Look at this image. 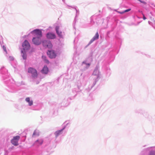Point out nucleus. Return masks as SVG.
Segmentation results:
<instances>
[{
  "label": "nucleus",
  "mask_w": 155,
  "mask_h": 155,
  "mask_svg": "<svg viewBox=\"0 0 155 155\" xmlns=\"http://www.w3.org/2000/svg\"><path fill=\"white\" fill-rule=\"evenodd\" d=\"M28 72L31 74V76L34 78H36L37 77L38 74L37 70L35 68L31 67L28 68Z\"/></svg>",
  "instance_id": "1"
},
{
  "label": "nucleus",
  "mask_w": 155,
  "mask_h": 155,
  "mask_svg": "<svg viewBox=\"0 0 155 155\" xmlns=\"http://www.w3.org/2000/svg\"><path fill=\"white\" fill-rule=\"evenodd\" d=\"M20 139L19 136H16L14 137L11 140V143L14 146H17L18 145V141Z\"/></svg>",
  "instance_id": "2"
},
{
  "label": "nucleus",
  "mask_w": 155,
  "mask_h": 155,
  "mask_svg": "<svg viewBox=\"0 0 155 155\" xmlns=\"http://www.w3.org/2000/svg\"><path fill=\"white\" fill-rule=\"evenodd\" d=\"M42 45L45 47L49 48H51L53 46L51 42L48 40L43 41H42Z\"/></svg>",
  "instance_id": "3"
},
{
  "label": "nucleus",
  "mask_w": 155,
  "mask_h": 155,
  "mask_svg": "<svg viewBox=\"0 0 155 155\" xmlns=\"http://www.w3.org/2000/svg\"><path fill=\"white\" fill-rule=\"evenodd\" d=\"M32 33L36 37L41 38L42 36L41 31L39 29H35L32 32Z\"/></svg>",
  "instance_id": "4"
},
{
  "label": "nucleus",
  "mask_w": 155,
  "mask_h": 155,
  "mask_svg": "<svg viewBox=\"0 0 155 155\" xmlns=\"http://www.w3.org/2000/svg\"><path fill=\"white\" fill-rule=\"evenodd\" d=\"M47 53L48 56L51 58H55L56 56V53L53 50H48Z\"/></svg>",
  "instance_id": "5"
},
{
  "label": "nucleus",
  "mask_w": 155,
  "mask_h": 155,
  "mask_svg": "<svg viewBox=\"0 0 155 155\" xmlns=\"http://www.w3.org/2000/svg\"><path fill=\"white\" fill-rule=\"evenodd\" d=\"M41 38L38 37L33 38L32 39V41L34 43L37 45H40L41 43Z\"/></svg>",
  "instance_id": "6"
},
{
  "label": "nucleus",
  "mask_w": 155,
  "mask_h": 155,
  "mask_svg": "<svg viewBox=\"0 0 155 155\" xmlns=\"http://www.w3.org/2000/svg\"><path fill=\"white\" fill-rule=\"evenodd\" d=\"M22 46L24 50L28 49L30 47V45L28 41L25 40L22 44Z\"/></svg>",
  "instance_id": "7"
},
{
  "label": "nucleus",
  "mask_w": 155,
  "mask_h": 155,
  "mask_svg": "<svg viewBox=\"0 0 155 155\" xmlns=\"http://www.w3.org/2000/svg\"><path fill=\"white\" fill-rule=\"evenodd\" d=\"M46 37L48 39H53L56 38V36L54 33L48 32L46 34Z\"/></svg>",
  "instance_id": "8"
},
{
  "label": "nucleus",
  "mask_w": 155,
  "mask_h": 155,
  "mask_svg": "<svg viewBox=\"0 0 155 155\" xmlns=\"http://www.w3.org/2000/svg\"><path fill=\"white\" fill-rule=\"evenodd\" d=\"M55 29L56 33L58 36L61 38H62L63 35L61 31L60 30L59 27V26H56L55 27Z\"/></svg>",
  "instance_id": "9"
},
{
  "label": "nucleus",
  "mask_w": 155,
  "mask_h": 155,
  "mask_svg": "<svg viewBox=\"0 0 155 155\" xmlns=\"http://www.w3.org/2000/svg\"><path fill=\"white\" fill-rule=\"evenodd\" d=\"M99 35L98 32H96L95 35L90 41V43H91L94 40L98 39L99 38Z\"/></svg>",
  "instance_id": "10"
},
{
  "label": "nucleus",
  "mask_w": 155,
  "mask_h": 155,
  "mask_svg": "<svg viewBox=\"0 0 155 155\" xmlns=\"http://www.w3.org/2000/svg\"><path fill=\"white\" fill-rule=\"evenodd\" d=\"M48 71V69L47 66H44L41 71L42 73L44 74H47Z\"/></svg>",
  "instance_id": "11"
},
{
  "label": "nucleus",
  "mask_w": 155,
  "mask_h": 155,
  "mask_svg": "<svg viewBox=\"0 0 155 155\" xmlns=\"http://www.w3.org/2000/svg\"><path fill=\"white\" fill-rule=\"evenodd\" d=\"M99 72L97 69H95L94 71L93 74V75H94L96 76V78H97L99 76Z\"/></svg>",
  "instance_id": "12"
},
{
  "label": "nucleus",
  "mask_w": 155,
  "mask_h": 155,
  "mask_svg": "<svg viewBox=\"0 0 155 155\" xmlns=\"http://www.w3.org/2000/svg\"><path fill=\"white\" fill-rule=\"evenodd\" d=\"M25 101L28 103L29 106H31L33 104V101L32 100H30L29 97H27L25 99Z\"/></svg>",
  "instance_id": "13"
},
{
  "label": "nucleus",
  "mask_w": 155,
  "mask_h": 155,
  "mask_svg": "<svg viewBox=\"0 0 155 155\" xmlns=\"http://www.w3.org/2000/svg\"><path fill=\"white\" fill-rule=\"evenodd\" d=\"M62 130H63L62 129L61 130H58L54 134L56 137L61 134Z\"/></svg>",
  "instance_id": "14"
},
{
  "label": "nucleus",
  "mask_w": 155,
  "mask_h": 155,
  "mask_svg": "<svg viewBox=\"0 0 155 155\" xmlns=\"http://www.w3.org/2000/svg\"><path fill=\"white\" fill-rule=\"evenodd\" d=\"M43 142V140L41 139L37 140L35 143L37 145H41Z\"/></svg>",
  "instance_id": "15"
},
{
  "label": "nucleus",
  "mask_w": 155,
  "mask_h": 155,
  "mask_svg": "<svg viewBox=\"0 0 155 155\" xmlns=\"http://www.w3.org/2000/svg\"><path fill=\"white\" fill-rule=\"evenodd\" d=\"M42 58L44 60V61L45 63L47 64H48L49 63V61L48 60L46 59V57L45 56H42Z\"/></svg>",
  "instance_id": "16"
},
{
  "label": "nucleus",
  "mask_w": 155,
  "mask_h": 155,
  "mask_svg": "<svg viewBox=\"0 0 155 155\" xmlns=\"http://www.w3.org/2000/svg\"><path fill=\"white\" fill-rule=\"evenodd\" d=\"M21 52L23 53V54L22 55V57L24 59H26V55L25 54V51H21Z\"/></svg>",
  "instance_id": "17"
},
{
  "label": "nucleus",
  "mask_w": 155,
  "mask_h": 155,
  "mask_svg": "<svg viewBox=\"0 0 155 155\" xmlns=\"http://www.w3.org/2000/svg\"><path fill=\"white\" fill-rule=\"evenodd\" d=\"M150 155H155V151H151L150 153Z\"/></svg>",
  "instance_id": "18"
},
{
  "label": "nucleus",
  "mask_w": 155,
  "mask_h": 155,
  "mask_svg": "<svg viewBox=\"0 0 155 155\" xmlns=\"http://www.w3.org/2000/svg\"><path fill=\"white\" fill-rule=\"evenodd\" d=\"M142 15H143V20H146L147 18H146L145 17V16L144 14L142 13Z\"/></svg>",
  "instance_id": "19"
},
{
  "label": "nucleus",
  "mask_w": 155,
  "mask_h": 155,
  "mask_svg": "<svg viewBox=\"0 0 155 155\" xmlns=\"http://www.w3.org/2000/svg\"><path fill=\"white\" fill-rule=\"evenodd\" d=\"M131 8H129L128 9H127V10H125L124 12H129V11H130L131 10Z\"/></svg>",
  "instance_id": "20"
},
{
  "label": "nucleus",
  "mask_w": 155,
  "mask_h": 155,
  "mask_svg": "<svg viewBox=\"0 0 155 155\" xmlns=\"http://www.w3.org/2000/svg\"><path fill=\"white\" fill-rule=\"evenodd\" d=\"M3 49L4 50L5 52H7L6 48L5 47V46H3Z\"/></svg>",
  "instance_id": "21"
},
{
  "label": "nucleus",
  "mask_w": 155,
  "mask_h": 155,
  "mask_svg": "<svg viewBox=\"0 0 155 155\" xmlns=\"http://www.w3.org/2000/svg\"><path fill=\"white\" fill-rule=\"evenodd\" d=\"M37 133V132L35 130L33 134V135H36Z\"/></svg>",
  "instance_id": "22"
},
{
  "label": "nucleus",
  "mask_w": 155,
  "mask_h": 155,
  "mask_svg": "<svg viewBox=\"0 0 155 155\" xmlns=\"http://www.w3.org/2000/svg\"><path fill=\"white\" fill-rule=\"evenodd\" d=\"M139 1L140 2H141L144 3V4H146V2H145L144 1H142L141 0H140V1Z\"/></svg>",
  "instance_id": "23"
},
{
  "label": "nucleus",
  "mask_w": 155,
  "mask_h": 155,
  "mask_svg": "<svg viewBox=\"0 0 155 155\" xmlns=\"http://www.w3.org/2000/svg\"><path fill=\"white\" fill-rule=\"evenodd\" d=\"M118 12L120 14H123L125 12L124 11V12Z\"/></svg>",
  "instance_id": "24"
},
{
  "label": "nucleus",
  "mask_w": 155,
  "mask_h": 155,
  "mask_svg": "<svg viewBox=\"0 0 155 155\" xmlns=\"http://www.w3.org/2000/svg\"><path fill=\"white\" fill-rule=\"evenodd\" d=\"M88 64V65L89 66V65H90V64Z\"/></svg>",
  "instance_id": "25"
}]
</instances>
